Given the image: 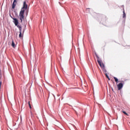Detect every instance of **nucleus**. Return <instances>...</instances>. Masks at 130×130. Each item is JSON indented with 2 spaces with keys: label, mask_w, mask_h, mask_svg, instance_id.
<instances>
[{
  "label": "nucleus",
  "mask_w": 130,
  "mask_h": 130,
  "mask_svg": "<svg viewBox=\"0 0 130 130\" xmlns=\"http://www.w3.org/2000/svg\"><path fill=\"white\" fill-rule=\"evenodd\" d=\"M28 9V5L26 3V1L23 2V7L21 8V10L19 13V17L20 20V23L23 22V20L24 19V14H25V11Z\"/></svg>",
  "instance_id": "f257e3e1"
},
{
  "label": "nucleus",
  "mask_w": 130,
  "mask_h": 130,
  "mask_svg": "<svg viewBox=\"0 0 130 130\" xmlns=\"http://www.w3.org/2000/svg\"><path fill=\"white\" fill-rule=\"evenodd\" d=\"M95 56L97 58V61L99 66L101 67L103 71H104V72H105V73H106L107 71H106V69H105V66H104V64L103 63V62H102V61H101V59H100V58L99 57V56L97 54H95Z\"/></svg>",
  "instance_id": "f03ea898"
},
{
  "label": "nucleus",
  "mask_w": 130,
  "mask_h": 130,
  "mask_svg": "<svg viewBox=\"0 0 130 130\" xmlns=\"http://www.w3.org/2000/svg\"><path fill=\"white\" fill-rule=\"evenodd\" d=\"M13 21V23L15 24V26H17V28H19V27H21V26L19 25V21L17 18H12Z\"/></svg>",
  "instance_id": "7ed1b4c3"
},
{
  "label": "nucleus",
  "mask_w": 130,
  "mask_h": 130,
  "mask_svg": "<svg viewBox=\"0 0 130 130\" xmlns=\"http://www.w3.org/2000/svg\"><path fill=\"white\" fill-rule=\"evenodd\" d=\"M18 28L19 30V38H21V37H22V26H18Z\"/></svg>",
  "instance_id": "20e7f679"
},
{
  "label": "nucleus",
  "mask_w": 130,
  "mask_h": 130,
  "mask_svg": "<svg viewBox=\"0 0 130 130\" xmlns=\"http://www.w3.org/2000/svg\"><path fill=\"white\" fill-rule=\"evenodd\" d=\"M117 86L118 87V90H121V89H122V87H123V84L122 83H119Z\"/></svg>",
  "instance_id": "39448f33"
},
{
  "label": "nucleus",
  "mask_w": 130,
  "mask_h": 130,
  "mask_svg": "<svg viewBox=\"0 0 130 130\" xmlns=\"http://www.w3.org/2000/svg\"><path fill=\"white\" fill-rule=\"evenodd\" d=\"M17 5V0H14L13 3L12 4V9H15Z\"/></svg>",
  "instance_id": "423d86ee"
},
{
  "label": "nucleus",
  "mask_w": 130,
  "mask_h": 130,
  "mask_svg": "<svg viewBox=\"0 0 130 130\" xmlns=\"http://www.w3.org/2000/svg\"><path fill=\"white\" fill-rule=\"evenodd\" d=\"M11 46L13 48H15L16 47V45L15 44V42H14V40H12V44Z\"/></svg>",
  "instance_id": "0eeeda50"
},
{
  "label": "nucleus",
  "mask_w": 130,
  "mask_h": 130,
  "mask_svg": "<svg viewBox=\"0 0 130 130\" xmlns=\"http://www.w3.org/2000/svg\"><path fill=\"white\" fill-rule=\"evenodd\" d=\"M114 79L115 82H118V79H117V78L114 77Z\"/></svg>",
  "instance_id": "6e6552de"
},
{
  "label": "nucleus",
  "mask_w": 130,
  "mask_h": 130,
  "mask_svg": "<svg viewBox=\"0 0 130 130\" xmlns=\"http://www.w3.org/2000/svg\"><path fill=\"white\" fill-rule=\"evenodd\" d=\"M122 112L124 113V114H125V115H126L127 116H128V114H127V113H126L125 111H123Z\"/></svg>",
  "instance_id": "1a4fd4ad"
},
{
  "label": "nucleus",
  "mask_w": 130,
  "mask_h": 130,
  "mask_svg": "<svg viewBox=\"0 0 130 130\" xmlns=\"http://www.w3.org/2000/svg\"><path fill=\"white\" fill-rule=\"evenodd\" d=\"M123 17L125 18V13H124V10H123Z\"/></svg>",
  "instance_id": "9d476101"
},
{
  "label": "nucleus",
  "mask_w": 130,
  "mask_h": 130,
  "mask_svg": "<svg viewBox=\"0 0 130 130\" xmlns=\"http://www.w3.org/2000/svg\"><path fill=\"white\" fill-rule=\"evenodd\" d=\"M28 105H29V108L31 109V108H32V107H31V104H30V102H28Z\"/></svg>",
  "instance_id": "9b49d317"
},
{
  "label": "nucleus",
  "mask_w": 130,
  "mask_h": 130,
  "mask_svg": "<svg viewBox=\"0 0 130 130\" xmlns=\"http://www.w3.org/2000/svg\"><path fill=\"white\" fill-rule=\"evenodd\" d=\"M106 77H107V78L108 79L109 81H110V78H109V77L108 76V75H106Z\"/></svg>",
  "instance_id": "f8f14e48"
},
{
  "label": "nucleus",
  "mask_w": 130,
  "mask_h": 130,
  "mask_svg": "<svg viewBox=\"0 0 130 130\" xmlns=\"http://www.w3.org/2000/svg\"><path fill=\"white\" fill-rule=\"evenodd\" d=\"M2 80H0V89L2 87Z\"/></svg>",
  "instance_id": "ddd939ff"
}]
</instances>
